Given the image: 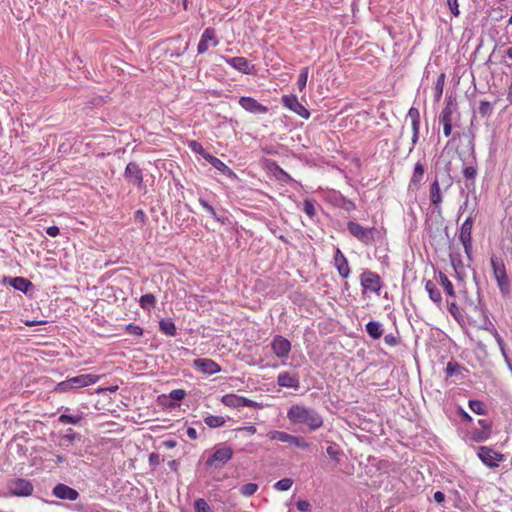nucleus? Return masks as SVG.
<instances>
[{"instance_id": "1", "label": "nucleus", "mask_w": 512, "mask_h": 512, "mask_svg": "<svg viewBox=\"0 0 512 512\" xmlns=\"http://www.w3.org/2000/svg\"><path fill=\"white\" fill-rule=\"evenodd\" d=\"M456 414L466 424V433L464 436L465 441H471L476 443H482L487 441L493 430V421L489 418H482L478 420L480 428L474 426V420L472 416L465 411L461 406H457Z\"/></svg>"}, {"instance_id": "2", "label": "nucleus", "mask_w": 512, "mask_h": 512, "mask_svg": "<svg viewBox=\"0 0 512 512\" xmlns=\"http://www.w3.org/2000/svg\"><path fill=\"white\" fill-rule=\"evenodd\" d=\"M288 420L295 425H304L309 432L323 426V417L313 408L304 405H292L287 411Z\"/></svg>"}, {"instance_id": "3", "label": "nucleus", "mask_w": 512, "mask_h": 512, "mask_svg": "<svg viewBox=\"0 0 512 512\" xmlns=\"http://www.w3.org/2000/svg\"><path fill=\"white\" fill-rule=\"evenodd\" d=\"M456 139H464L466 142L460 143V145L456 148V153L458 158L466 163L468 161V157L472 162H476V152H475V134L472 129H469L467 132L459 133L456 132L452 135V138L448 141L447 145L456 141Z\"/></svg>"}, {"instance_id": "4", "label": "nucleus", "mask_w": 512, "mask_h": 512, "mask_svg": "<svg viewBox=\"0 0 512 512\" xmlns=\"http://www.w3.org/2000/svg\"><path fill=\"white\" fill-rule=\"evenodd\" d=\"M100 379L99 375L80 374L70 377L56 384L53 389L55 393H68L95 384Z\"/></svg>"}, {"instance_id": "5", "label": "nucleus", "mask_w": 512, "mask_h": 512, "mask_svg": "<svg viewBox=\"0 0 512 512\" xmlns=\"http://www.w3.org/2000/svg\"><path fill=\"white\" fill-rule=\"evenodd\" d=\"M490 264L493 271V276L497 282V286L503 298L510 297L511 295V282L507 275L506 267L502 258L492 256Z\"/></svg>"}, {"instance_id": "6", "label": "nucleus", "mask_w": 512, "mask_h": 512, "mask_svg": "<svg viewBox=\"0 0 512 512\" xmlns=\"http://www.w3.org/2000/svg\"><path fill=\"white\" fill-rule=\"evenodd\" d=\"M347 229L351 236L366 246L375 244L376 239L380 235V231L375 226L363 227L358 222L353 220H349L347 222Z\"/></svg>"}, {"instance_id": "7", "label": "nucleus", "mask_w": 512, "mask_h": 512, "mask_svg": "<svg viewBox=\"0 0 512 512\" xmlns=\"http://www.w3.org/2000/svg\"><path fill=\"white\" fill-rule=\"evenodd\" d=\"M234 451L230 446H217L205 461L207 469L221 470L232 458Z\"/></svg>"}, {"instance_id": "8", "label": "nucleus", "mask_w": 512, "mask_h": 512, "mask_svg": "<svg viewBox=\"0 0 512 512\" xmlns=\"http://www.w3.org/2000/svg\"><path fill=\"white\" fill-rule=\"evenodd\" d=\"M359 280L363 296L369 292L380 295L384 283L378 273L370 269H364L360 274Z\"/></svg>"}, {"instance_id": "9", "label": "nucleus", "mask_w": 512, "mask_h": 512, "mask_svg": "<svg viewBox=\"0 0 512 512\" xmlns=\"http://www.w3.org/2000/svg\"><path fill=\"white\" fill-rule=\"evenodd\" d=\"M124 179L134 185L139 191L146 193V184L144 183V174L143 170L140 168L137 162L131 161L129 162L123 173Z\"/></svg>"}, {"instance_id": "10", "label": "nucleus", "mask_w": 512, "mask_h": 512, "mask_svg": "<svg viewBox=\"0 0 512 512\" xmlns=\"http://www.w3.org/2000/svg\"><path fill=\"white\" fill-rule=\"evenodd\" d=\"M8 495L13 497H29L34 492L32 482L24 478H13L7 481Z\"/></svg>"}, {"instance_id": "11", "label": "nucleus", "mask_w": 512, "mask_h": 512, "mask_svg": "<svg viewBox=\"0 0 512 512\" xmlns=\"http://www.w3.org/2000/svg\"><path fill=\"white\" fill-rule=\"evenodd\" d=\"M325 200L328 204L342 209L347 213L356 210V204L351 199H348L340 191L334 189L326 192Z\"/></svg>"}, {"instance_id": "12", "label": "nucleus", "mask_w": 512, "mask_h": 512, "mask_svg": "<svg viewBox=\"0 0 512 512\" xmlns=\"http://www.w3.org/2000/svg\"><path fill=\"white\" fill-rule=\"evenodd\" d=\"M457 111V104L452 101L451 98L446 100L445 106L443 107L439 115V123L443 126V133L445 137L452 135V116Z\"/></svg>"}, {"instance_id": "13", "label": "nucleus", "mask_w": 512, "mask_h": 512, "mask_svg": "<svg viewBox=\"0 0 512 512\" xmlns=\"http://www.w3.org/2000/svg\"><path fill=\"white\" fill-rule=\"evenodd\" d=\"M477 456L484 465L491 469L497 468L498 462L504 460V454L496 452L488 446H479Z\"/></svg>"}, {"instance_id": "14", "label": "nucleus", "mask_w": 512, "mask_h": 512, "mask_svg": "<svg viewBox=\"0 0 512 512\" xmlns=\"http://www.w3.org/2000/svg\"><path fill=\"white\" fill-rule=\"evenodd\" d=\"M1 282L2 284L11 286L13 289L26 295L32 293L35 288L34 284L30 280L20 276H4Z\"/></svg>"}, {"instance_id": "15", "label": "nucleus", "mask_w": 512, "mask_h": 512, "mask_svg": "<svg viewBox=\"0 0 512 512\" xmlns=\"http://www.w3.org/2000/svg\"><path fill=\"white\" fill-rule=\"evenodd\" d=\"M282 104L288 108L289 110L293 111L300 117L304 119H309L310 112L307 108H305L298 100L297 96L294 94L290 95H283L281 98Z\"/></svg>"}, {"instance_id": "16", "label": "nucleus", "mask_w": 512, "mask_h": 512, "mask_svg": "<svg viewBox=\"0 0 512 512\" xmlns=\"http://www.w3.org/2000/svg\"><path fill=\"white\" fill-rule=\"evenodd\" d=\"M238 103L245 111L255 115L266 114L269 111L267 106L250 96L240 97Z\"/></svg>"}, {"instance_id": "17", "label": "nucleus", "mask_w": 512, "mask_h": 512, "mask_svg": "<svg viewBox=\"0 0 512 512\" xmlns=\"http://www.w3.org/2000/svg\"><path fill=\"white\" fill-rule=\"evenodd\" d=\"M271 348L278 358L286 359L291 351V343L287 338L276 335L272 339Z\"/></svg>"}, {"instance_id": "18", "label": "nucleus", "mask_w": 512, "mask_h": 512, "mask_svg": "<svg viewBox=\"0 0 512 512\" xmlns=\"http://www.w3.org/2000/svg\"><path fill=\"white\" fill-rule=\"evenodd\" d=\"M225 61L228 65H230L232 68L236 69L237 71L253 75L255 74V65L251 64L245 57L242 56H234V57H226Z\"/></svg>"}, {"instance_id": "19", "label": "nucleus", "mask_w": 512, "mask_h": 512, "mask_svg": "<svg viewBox=\"0 0 512 512\" xmlns=\"http://www.w3.org/2000/svg\"><path fill=\"white\" fill-rule=\"evenodd\" d=\"M193 367L203 374L214 375L221 371V366L210 358H197L193 361Z\"/></svg>"}, {"instance_id": "20", "label": "nucleus", "mask_w": 512, "mask_h": 512, "mask_svg": "<svg viewBox=\"0 0 512 512\" xmlns=\"http://www.w3.org/2000/svg\"><path fill=\"white\" fill-rule=\"evenodd\" d=\"M52 495L60 500L76 501L79 498V492L64 484L58 483L52 489Z\"/></svg>"}, {"instance_id": "21", "label": "nucleus", "mask_w": 512, "mask_h": 512, "mask_svg": "<svg viewBox=\"0 0 512 512\" xmlns=\"http://www.w3.org/2000/svg\"><path fill=\"white\" fill-rule=\"evenodd\" d=\"M429 199H430V204L433 207V209L440 214L443 196H442V193L440 190V180L438 179L437 175L435 176V179L430 184Z\"/></svg>"}, {"instance_id": "22", "label": "nucleus", "mask_w": 512, "mask_h": 512, "mask_svg": "<svg viewBox=\"0 0 512 512\" xmlns=\"http://www.w3.org/2000/svg\"><path fill=\"white\" fill-rule=\"evenodd\" d=\"M209 41L212 42V46L216 47L218 44H219V40L216 36V32H215V29L212 28V27H207L201 37H200V41L198 43V46H197V52L198 54H203L205 53L209 46H208V43Z\"/></svg>"}, {"instance_id": "23", "label": "nucleus", "mask_w": 512, "mask_h": 512, "mask_svg": "<svg viewBox=\"0 0 512 512\" xmlns=\"http://www.w3.org/2000/svg\"><path fill=\"white\" fill-rule=\"evenodd\" d=\"M334 266L337 269L340 277H342L343 279L349 277L351 271L348 260L339 248H336L335 250Z\"/></svg>"}, {"instance_id": "24", "label": "nucleus", "mask_w": 512, "mask_h": 512, "mask_svg": "<svg viewBox=\"0 0 512 512\" xmlns=\"http://www.w3.org/2000/svg\"><path fill=\"white\" fill-rule=\"evenodd\" d=\"M206 161L211 164L216 170L227 176L229 179L236 181L238 180L237 174L228 167L222 160L214 155H207Z\"/></svg>"}, {"instance_id": "25", "label": "nucleus", "mask_w": 512, "mask_h": 512, "mask_svg": "<svg viewBox=\"0 0 512 512\" xmlns=\"http://www.w3.org/2000/svg\"><path fill=\"white\" fill-rule=\"evenodd\" d=\"M473 281L477 288V302H474L473 300L468 299L467 292H465V297H466L467 303L470 307L473 308L474 311H479L480 313H485V312H487V308H486V304L482 300L480 280H479L478 274L475 270L473 271Z\"/></svg>"}, {"instance_id": "26", "label": "nucleus", "mask_w": 512, "mask_h": 512, "mask_svg": "<svg viewBox=\"0 0 512 512\" xmlns=\"http://www.w3.org/2000/svg\"><path fill=\"white\" fill-rule=\"evenodd\" d=\"M277 384L284 388H293L298 390L300 388L299 377L296 373H290L287 371L279 373L277 377Z\"/></svg>"}, {"instance_id": "27", "label": "nucleus", "mask_w": 512, "mask_h": 512, "mask_svg": "<svg viewBox=\"0 0 512 512\" xmlns=\"http://www.w3.org/2000/svg\"><path fill=\"white\" fill-rule=\"evenodd\" d=\"M467 162L470 165L463 167L462 174L466 181V187L469 189L470 187L475 186L476 176H477V163L472 162V160H468Z\"/></svg>"}, {"instance_id": "28", "label": "nucleus", "mask_w": 512, "mask_h": 512, "mask_svg": "<svg viewBox=\"0 0 512 512\" xmlns=\"http://www.w3.org/2000/svg\"><path fill=\"white\" fill-rule=\"evenodd\" d=\"M365 331L373 340L380 339L384 334L383 324L376 320H370L365 325Z\"/></svg>"}, {"instance_id": "29", "label": "nucleus", "mask_w": 512, "mask_h": 512, "mask_svg": "<svg viewBox=\"0 0 512 512\" xmlns=\"http://www.w3.org/2000/svg\"><path fill=\"white\" fill-rule=\"evenodd\" d=\"M425 173V165L421 161H417L414 165L413 174L409 182V188H418L423 180Z\"/></svg>"}, {"instance_id": "30", "label": "nucleus", "mask_w": 512, "mask_h": 512, "mask_svg": "<svg viewBox=\"0 0 512 512\" xmlns=\"http://www.w3.org/2000/svg\"><path fill=\"white\" fill-rule=\"evenodd\" d=\"M425 290L427 291L429 298L434 303L440 305L442 303V295L437 285L432 280H427L425 283Z\"/></svg>"}, {"instance_id": "31", "label": "nucleus", "mask_w": 512, "mask_h": 512, "mask_svg": "<svg viewBox=\"0 0 512 512\" xmlns=\"http://www.w3.org/2000/svg\"><path fill=\"white\" fill-rule=\"evenodd\" d=\"M472 227H473V218L471 216L467 217L465 221L462 223L459 232V240H470L472 239Z\"/></svg>"}, {"instance_id": "32", "label": "nucleus", "mask_w": 512, "mask_h": 512, "mask_svg": "<svg viewBox=\"0 0 512 512\" xmlns=\"http://www.w3.org/2000/svg\"><path fill=\"white\" fill-rule=\"evenodd\" d=\"M199 204L214 218L215 221L226 224L228 222V218L224 215L217 214L216 210L212 205H210L205 199L199 198Z\"/></svg>"}, {"instance_id": "33", "label": "nucleus", "mask_w": 512, "mask_h": 512, "mask_svg": "<svg viewBox=\"0 0 512 512\" xmlns=\"http://www.w3.org/2000/svg\"><path fill=\"white\" fill-rule=\"evenodd\" d=\"M242 399H243V396H239V395L231 393V394L223 395L221 398V402L227 407L240 409V408H242V403H241Z\"/></svg>"}, {"instance_id": "34", "label": "nucleus", "mask_w": 512, "mask_h": 512, "mask_svg": "<svg viewBox=\"0 0 512 512\" xmlns=\"http://www.w3.org/2000/svg\"><path fill=\"white\" fill-rule=\"evenodd\" d=\"M159 329L168 336H175L177 333L175 323L171 318L161 319L159 321Z\"/></svg>"}, {"instance_id": "35", "label": "nucleus", "mask_w": 512, "mask_h": 512, "mask_svg": "<svg viewBox=\"0 0 512 512\" xmlns=\"http://www.w3.org/2000/svg\"><path fill=\"white\" fill-rule=\"evenodd\" d=\"M468 407L473 413L477 415H487L488 413L487 405L481 400L470 399L468 401Z\"/></svg>"}, {"instance_id": "36", "label": "nucleus", "mask_w": 512, "mask_h": 512, "mask_svg": "<svg viewBox=\"0 0 512 512\" xmlns=\"http://www.w3.org/2000/svg\"><path fill=\"white\" fill-rule=\"evenodd\" d=\"M462 371L467 372L468 370L464 366H462L461 364H459L457 361H455L453 359L450 360L447 363L446 369H445L447 377H452V376H455V375H459V374L462 373Z\"/></svg>"}, {"instance_id": "37", "label": "nucleus", "mask_w": 512, "mask_h": 512, "mask_svg": "<svg viewBox=\"0 0 512 512\" xmlns=\"http://www.w3.org/2000/svg\"><path fill=\"white\" fill-rule=\"evenodd\" d=\"M139 305L142 309L150 311L156 305V298L153 294H144L139 299Z\"/></svg>"}, {"instance_id": "38", "label": "nucleus", "mask_w": 512, "mask_h": 512, "mask_svg": "<svg viewBox=\"0 0 512 512\" xmlns=\"http://www.w3.org/2000/svg\"><path fill=\"white\" fill-rule=\"evenodd\" d=\"M326 453L334 461L335 464L340 463V456L342 451L338 444L330 442V445L326 448Z\"/></svg>"}, {"instance_id": "39", "label": "nucleus", "mask_w": 512, "mask_h": 512, "mask_svg": "<svg viewBox=\"0 0 512 512\" xmlns=\"http://www.w3.org/2000/svg\"><path fill=\"white\" fill-rule=\"evenodd\" d=\"M438 276H439L440 283H441L445 293L448 296L455 297V291H454L453 284L448 279V277L441 271L438 273Z\"/></svg>"}, {"instance_id": "40", "label": "nucleus", "mask_w": 512, "mask_h": 512, "mask_svg": "<svg viewBox=\"0 0 512 512\" xmlns=\"http://www.w3.org/2000/svg\"><path fill=\"white\" fill-rule=\"evenodd\" d=\"M186 391L183 389H174L169 393V398L172 400L170 403L166 404L170 408H175L179 406L177 403L185 398Z\"/></svg>"}, {"instance_id": "41", "label": "nucleus", "mask_w": 512, "mask_h": 512, "mask_svg": "<svg viewBox=\"0 0 512 512\" xmlns=\"http://www.w3.org/2000/svg\"><path fill=\"white\" fill-rule=\"evenodd\" d=\"M226 420L222 416L208 415L204 417V423L210 428H218L225 424Z\"/></svg>"}, {"instance_id": "42", "label": "nucleus", "mask_w": 512, "mask_h": 512, "mask_svg": "<svg viewBox=\"0 0 512 512\" xmlns=\"http://www.w3.org/2000/svg\"><path fill=\"white\" fill-rule=\"evenodd\" d=\"M83 419V413L79 415H71L67 413H63L58 417V421L62 424H72L76 425Z\"/></svg>"}, {"instance_id": "43", "label": "nucleus", "mask_w": 512, "mask_h": 512, "mask_svg": "<svg viewBox=\"0 0 512 512\" xmlns=\"http://www.w3.org/2000/svg\"><path fill=\"white\" fill-rule=\"evenodd\" d=\"M489 325L491 326V334L494 336L500 350H501V353L502 355L504 356V358L506 359V361L508 362V355L506 353V349H505V343H504V340L503 338L501 337V335L498 333V331L496 330V328L494 327L493 323L491 321H488Z\"/></svg>"}, {"instance_id": "44", "label": "nucleus", "mask_w": 512, "mask_h": 512, "mask_svg": "<svg viewBox=\"0 0 512 512\" xmlns=\"http://www.w3.org/2000/svg\"><path fill=\"white\" fill-rule=\"evenodd\" d=\"M481 118H488L493 112V104L486 100H481L477 110Z\"/></svg>"}, {"instance_id": "45", "label": "nucleus", "mask_w": 512, "mask_h": 512, "mask_svg": "<svg viewBox=\"0 0 512 512\" xmlns=\"http://www.w3.org/2000/svg\"><path fill=\"white\" fill-rule=\"evenodd\" d=\"M441 183L444 185L445 190L449 189L453 184V178L451 176V162L448 161L444 167V174L441 178Z\"/></svg>"}, {"instance_id": "46", "label": "nucleus", "mask_w": 512, "mask_h": 512, "mask_svg": "<svg viewBox=\"0 0 512 512\" xmlns=\"http://www.w3.org/2000/svg\"><path fill=\"white\" fill-rule=\"evenodd\" d=\"M188 147L190 150L200 156H202L203 159L206 160L207 155H211L209 152H207L202 144L198 142L197 140H190L188 141Z\"/></svg>"}, {"instance_id": "47", "label": "nucleus", "mask_w": 512, "mask_h": 512, "mask_svg": "<svg viewBox=\"0 0 512 512\" xmlns=\"http://www.w3.org/2000/svg\"><path fill=\"white\" fill-rule=\"evenodd\" d=\"M268 437L271 440H278L280 442L288 443L291 439V434L284 431L272 430L268 433Z\"/></svg>"}, {"instance_id": "48", "label": "nucleus", "mask_w": 512, "mask_h": 512, "mask_svg": "<svg viewBox=\"0 0 512 512\" xmlns=\"http://www.w3.org/2000/svg\"><path fill=\"white\" fill-rule=\"evenodd\" d=\"M268 167L276 172L278 179L285 182L292 180L291 176L285 170H283L275 161H272Z\"/></svg>"}, {"instance_id": "49", "label": "nucleus", "mask_w": 512, "mask_h": 512, "mask_svg": "<svg viewBox=\"0 0 512 512\" xmlns=\"http://www.w3.org/2000/svg\"><path fill=\"white\" fill-rule=\"evenodd\" d=\"M445 77H446L445 73H441L435 82V85H434L435 95L434 96H435L436 101H439L442 97Z\"/></svg>"}, {"instance_id": "50", "label": "nucleus", "mask_w": 512, "mask_h": 512, "mask_svg": "<svg viewBox=\"0 0 512 512\" xmlns=\"http://www.w3.org/2000/svg\"><path fill=\"white\" fill-rule=\"evenodd\" d=\"M448 311L459 324L464 322V316L455 302H448Z\"/></svg>"}, {"instance_id": "51", "label": "nucleus", "mask_w": 512, "mask_h": 512, "mask_svg": "<svg viewBox=\"0 0 512 512\" xmlns=\"http://www.w3.org/2000/svg\"><path fill=\"white\" fill-rule=\"evenodd\" d=\"M309 74V67H302L300 73L298 75L297 86L300 91H303L306 88L307 80Z\"/></svg>"}, {"instance_id": "52", "label": "nucleus", "mask_w": 512, "mask_h": 512, "mask_svg": "<svg viewBox=\"0 0 512 512\" xmlns=\"http://www.w3.org/2000/svg\"><path fill=\"white\" fill-rule=\"evenodd\" d=\"M76 440L80 441L81 440V435L79 433L75 432L72 428H68L66 430V433L61 438L62 442H67L69 444H72ZM61 445H64V444L61 443Z\"/></svg>"}, {"instance_id": "53", "label": "nucleus", "mask_w": 512, "mask_h": 512, "mask_svg": "<svg viewBox=\"0 0 512 512\" xmlns=\"http://www.w3.org/2000/svg\"><path fill=\"white\" fill-rule=\"evenodd\" d=\"M315 203L312 199H305L303 202V211L311 219L316 215Z\"/></svg>"}, {"instance_id": "54", "label": "nucleus", "mask_w": 512, "mask_h": 512, "mask_svg": "<svg viewBox=\"0 0 512 512\" xmlns=\"http://www.w3.org/2000/svg\"><path fill=\"white\" fill-rule=\"evenodd\" d=\"M288 443L303 450H307L310 447V444L301 436L291 435V439Z\"/></svg>"}, {"instance_id": "55", "label": "nucleus", "mask_w": 512, "mask_h": 512, "mask_svg": "<svg viewBox=\"0 0 512 512\" xmlns=\"http://www.w3.org/2000/svg\"><path fill=\"white\" fill-rule=\"evenodd\" d=\"M195 512H214L211 506L203 498H198L194 502Z\"/></svg>"}, {"instance_id": "56", "label": "nucleus", "mask_w": 512, "mask_h": 512, "mask_svg": "<svg viewBox=\"0 0 512 512\" xmlns=\"http://www.w3.org/2000/svg\"><path fill=\"white\" fill-rule=\"evenodd\" d=\"M293 485V480L291 478H283L277 481L273 488L277 491H287Z\"/></svg>"}, {"instance_id": "57", "label": "nucleus", "mask_w": 512, "mask_h": 512, "mask_svg": "<svg viewBox=\"0 0 512 512\" xmlns=\"http://www.w3.org/2000/svg\"><path fill=\"white\" fill-rule=\"evenodd\" d=\"M257 490H258V485L256 483H251V482L242 485L240 488L241 494L244 496H247V497L254 495Z\"/></svg>"}, {"instance_id": "58", "label": "nucleus", "mask_w": 512, "mask_h": 512, "mask_svg": "<svg viewBox=\"0 0 512 512\" xmlns=\"http://www.w3.org/2000/svg\"><path fill=\"white\" fill-rule=\"evenodd\" d=\"M449 257L454 271L464 270V264L459 253H451Z\"/></svg>"}, {"instance_id": "59", "label": "nucleus", "mask_w": 512, "mask_h": 512, "mask_svg": "<svg viewBox=\"0 0 512 512\" xmlns=\"http://www.w3.org/2000/svg\"><path fill=\"white\" fill-rule=\"evenodd\" d=\"M412 126V147L410 148V151L413 150L414 146L417 144L419 140V131H420V121H414L411 122Z\"/></svg>"}, {"instance_id": "60", "label": "nucleus", "mask_w": 512, "mask_h": 512, "mask_svg": "<svg viewBox=\"0 0 512 512\" xmlns=\"http://www.w3.org/2000/svg\"><path fill=\"white\" fill-rule=\"evenodd\" d=\"M125 331L128 333V334H131V335H134V336H142L143 333H144V330L142 327H140L139 325H136L134 323H129L125 326Z\"/></svg>"}, {"instance_id": "61", "label": "nucleus", "mask_w": 512, "mask_h": 512, "mask_svg": "<svg viewBox=\"0 0 512 512\" xmlns=\"http://www.w3.org/2000/svg\"><path fill=\"white\" fill-rule=\"evenodd\" d=\"M384 342L391 346V347H395L397 345H399L400 343V337L397 336V335H394L393 333H390V334H386L384 336Z\"/></svg>"}, {"instance_id": "62", "label": "nucleus", "mask_w": 512, "mask_h": 512, "mask_svg": "<svg viewBox=\"0 0 512 512\" xmlns=\"http://www.w3.org/2000/svg\"><path fill=\"white\" fill-rule=\"evenodd\" d=\"M296 507L300 512H309L312 506L308 500H298Z\"/></svg>"}, {"instance_id": "63", "label": "nucleus", "mask_w": 512, "mask_h": 512, "mask_svg": "<svg viewBox=\"0 0 512 512\" xmlns=\"http://www.w3.org/2000/svg\"><path fill=\"white\" fill-rule=\"evenodd\" d=\"M241 401H242L241 402L242 403V407H251V408H256V409H259V408L263 407L262 403L253 401V400L248 399L246 397H243V399Z\"/></svg>"}, {"instance_id": "64", "label": "nucleus", "mask_w": 512, "mask_h": 512, "mask_svg": "<svg viewBox=\"0 0 512 512\" xmlns=\"http://www.w3.org/2000/svg\"><path fill=\"white\" fill-rule=\"evenodd\" d=\"M447 5L454 16L457 17L460 14L458 0H447Z\"/></svg>"}]
</instances>
